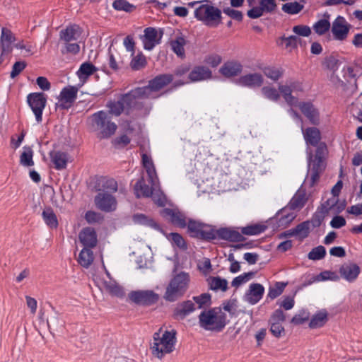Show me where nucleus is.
Masks as SVG:
<instances>
[{"label": "nucleus", "mask_w": 362, "mask_h": 362, "mask_svg": "<svg viewBox=\"0 0 362 362\" xmlns=\"http://www.w3.org/2000/svg\"><path fill=\"white\" fill-rule=\"evenodd\" d=\"M176 331L165 330L161 334V328L153 335V342L150 345L151 354L156 358L162 359L166 354L172 353L177 342Z\"/></svg>", "instance_id": "nucleus-1"}, {"label": "nucleus", "mask_w": 362, "mask_h": 362, "mask_svg": "<svg viewBox=\"0 0 362 362\" xmlns=\"http://www.w3.org/2000/svg\"><path fill=\"white\" fill-rule=\"evenodd\" d=\"M199 327L206 331L221 332L228 323L227 315L221 307L203 310L199 315Z\"/></svg>", "instance_id": "nucleus-2"}, {"label": "nucleus", "mask_w": 362, "mask_h": 362, "mask_svg": "<svg viewBox=\"0 0 362 362\" xmlns=\"http://www.w3.org/2000/svg\"><path fill=\"white\" fill-rule=\"evenodd\" d=\"M89 121L92 131L96 132L100 139H109L117 129V125L105 110H99L91 115Z\"/></svg>", "instance_id": "nucleus-3"}, {"label": "nucleus", "mask_w": 362, "mask_h": 362, "mask_svg": "<svg viewBox=\"0 0 362 362\" xmlns=\"http://www.w3.org/2000/svg\"><path fill=\"white\" fill-rule=\"evenodd\" d=\"M190 277L188 273L181 272L170 281L163 296L165 300L175 302L182 297L188 288Z\"/></svg>", "instance_id": "nucleus-4"}, {"label": "nucleus", "mask_w": 362, "mask_h": 362, "mask_svg": "<svg viewBox=\"0 0 362 362\" xmlns=\"http://www.w3.org/2000/svg\"><path fill=\"white\" fill-rule=\"evenodd\" d=\"M139 100L138 96L132 90L129 93L122 95L118 100L108 101L106 104V107L108 108L107 112L110 116L119 117L125 110L128 111L130 109L137 108Z\"/></svg>", "instance_id": "nucleus-5"}, {"label": "nucleus", "mask_w": 362, "mask_h": 362, "mask_svg": "<svg viewBox=\"0 0 362 362\" xmlns=\"http://www.w3.org/2000/svg\"><path fill=\"white\" fill-rule=\"evenodd\" d=\"M173 80L172 74H160L148 81L147 86L138 87L133 89V93L136 94L139 99L150 98L154 92L158 91Z\"/></svg>", "instance_id": "nucleus-6"}, {"label": "nucleus", "mask_w": 362, "mask_h": 362, "mask_svg": "<svg viewBox=\"0 0 362 362\" xmlns=\"http://www.w3.org/2000/svg\"><path fill=\"white\" fill-rule=\"evenodd\" d=\"M308 151V173L306 178L310 177V186L313 187L319 180L320 174L324 170L325 148H320L317 157H313L311 151Z\"/></svg>", "instance_id": "nucleus-7"}, {"label": "nucleus", "mask_w": 362, "mask_h": 362, "mask_svg": "<svg viewBox=\"0 0 362 362\" xmlns=\"http://www.w3.org/2000/svg\"><path fill=\"white\" fill-rule=\"evenodd\" d=\"M194 17L207 26L217 25L221 21V11L210 4H202L194 10Z\"/></svg>", "instance_id": "nucleus-8"}, {"label": "nucleus", "mask_w": 362, "mask_h": 362, "mask_svg": "<svg viewBox=\"0 0 362 362\" xmlns=\"http://www.w3.org/2000/svg\"><path fill=\"white\" fill-rule=\"evenodd\" d=\"M187 232L190 237L203 240H215L214 227L199 221L189 219L187 223Z\"/></svg>", "instance_id": "nucleus-9"}, {"label": "nucleus", "mask_w": 362, "mask_h": 362, "mask_svg": "<svg viewBox=\"0 0 362 362\" xmlns=\"http://www.w3.org/2000/svg\"><path fill=\"white\" fill-rule=\"evenodd\" d=\"M251 8L247 12V16L251 19L261 17L264 13H272L276 8L275 0H247Z\"/></svg>", "instance_id": "nucleus-10"}, {"label": "nucleus", "mask_w": 362, "mask_h": 362, "mask_svg": "<svg viewBox=\"0 0 362 362\" xmlns=\"http://www.w3.org/2000/svg\"><path fill=\"white\" fill-rule=\"evenodd\" d=\"M47 95L42 92L31 93L27 95V103L38 124L42 122V114L47 105Z\"/></svg>", "instance_id": "nucleus-11"}, {"label": "nucleus", "mask_w": 362, "mask_h": 362, "mask_svg": "<svg viewBox=\"0 0 362 362\" xmlns=\"http://www.w3.org/2000/svg\"><path fill=\"white\" fill-rule=\"evenodd\" d=\"M303 137L308 146L316 147L315 154L313 157H317L320 148H325V157L327 153V147L325 142L321 141V133L317 127H308L302 129Z\"/></svg>", "instance_id": "nucleus-12"}, {"label": "nucleus", "mask_w": 362, "mask_h": 362, "mask_svg": "<svg viewBox=\"0 0 362 362\" xmlns=\"http://www.w3.org/2000/svg\"><path fill=\"white\" fill-rule=\"evenodd\" d=\"M129 296L136 304L144 306L155 304L159 300V295L151 290L132 291Z\"/></svg>", "instance_id": "nucleus-13"}, {"label": "nucleus", "mask_w": 362, "mask_h": 362, "mask_svg": "<svg viewBox=\"0 0 362 362\" xmlns=\"http://www.w3.org/2000/svg\"><path fill=\"white\" fill-rule=\"evenodd\" d=\"M160 214L175 226L180 228L187 227L188 221L186 216L177 209L164 208L160 211Z\"/></svg>", "instance_id": "nucleus-14"}, {"label": "nucleus", "mask_w": 362, "mask_h": 362, "mask_svg": "<svg viewBox=\"0 0 362 362\" xmlns=\"http://www.w3.org/2000/svg\"><path fill=\"white\" fill-rule=\"evenodd\" d=\"M286 320V315L281 309L275 310L269 320L270 332L273 336L279 338L285 332L282 323Z\"/></svg>", "instance_id": "nucleus-15"}, {"label": "nucleus", "mask_w": 362, "mask_h": 362, "mask_svg": "<svg viewBox=\"0 0 362 362\" xmlns=\"http://www.w3.org/2000/svg\"><path fill=\"white\" fill-rule=\"evenodd\" d=\"M78 88L68 86L62 88L59 96V107L62 110L71 107L77 98Z\"/></svg>", "instance_id": "nucleus-16"}, {"label": "nucleus", "mask_w": 362, "mask_h": 362, "mask_svg": "<svg viewBox=\"0 0 362 362\" xmlns=\"http://www.w3.org/2000/svg\"><path fill=\"white\" fill-rule=\"evenodd\" d=\"M95 204L99 209L105 212L115 211L117 207L115 197L105 192H100L95 197Z\"/></svg>", "instance_id": "nucleus-17"}, {"label": "nucleus", "mask_w": 362, "mask_h": 362, "mask_svg": "<svg viewBox=\"0 0 362 362\" xmlns=\"http://www.w3.org/2000/svg\"><path fill=\"white\" fill-rule=\"evenodd\" d=\"M214 233L215 240L219 238L229 242H242L245 239L241 231L232 228H220L219 229L214 228Z\"/></svg>", "instance_id": "nucleus-18"}, {"label": "nucleus", "mask_w": 362, "mask_h": 362, "mask_svg": "<svg viewBox=\"0 0 362 362\" xmlns=\"http://www.w3.org/2000/svg\"><path fill=\"white\" fill-rule=\"evenodd\" d=\"M349 28L346 24V19L341 16H338L332 23V33L334 39L343 41L347 38Z\"/></svg>", "instance_id": "nucleus-19"}, {"label": "nucleus", "mask_w": 362, "mask_h": 362, "mask_svg": "<svg viewBox=\"0 0 362 362\" xmlns=\"http://www.w3.org/2000/svg\"><path fill=\"white\" fill-rule=\"evenodd\" d=\"M339 272L344 279L349 283H352L358 278L361 269L357 264L348 262L341 265Z\"/></svg>", "instance_id": "nucleus-20"}, {"label": "nucleus", "mask_w": 362, "mask_h": 362, "mask_svg": "<svg viewBox=\"0 0 362 362\" xmlns=\"http://www.w3.org/2000/svg\"><path fill=\"white\" fill-rule=\"evenodd\" d=\"M212 76L211 71L206 66H195L189 74L187 81L185 82H177V85H183L189 82H197L211 78Z\"/></svg>", "instance_id": "nucleus-21"}, {"label": "nucleus", "mask_w": 362, "mask_h": 362, "mask_svg": "<svg viewBox=\"0 0 362 362\" xmlns=\"http://www.w3.org/2000/svg\"><path fill=\"white\" fill-rule=\"evenodd\" d=\"M296 106H298L301 112L305 115V117L311 124L314 125L319 124L320 112L311 102H300L298 103Z\"/></svg>", "instance_id": "nucleus-22"}, {"label": "nucleus", "mask_w": 362, "mask_h": 362, "mask_svg": "<svg viewBox=\"0 0 362 362\" xmlns=\"http://www.w3.org/2000/svg\"><path fill=\"white\" fill-rule=\"evenodd\" d=\"M263 82L264 78L262 75L258 73L245 74L236 80L237 85L250 88L260 87Z\"/></svg>", "instance_id": "nucleus-23"}, {"label": "nucleus", "mask_w": 362, "mask_h": 362, "mask_svg": "<svg viewBox=\"0 0 362 362\" xmlns=\"http://www.w3.org/2000/svg\"><path fill=\"white\" fill-rule=\"evenodd\" d=\"M15 41V37L11 30L3 27L0 37L1 57L10 54L13 50L12 43Z\"/></svg>", "instance_id": "nucleus-24"}, {"label": "nucleus", "mask_w": 362, "mask_h": 362, "mask_svg": "<svg viewBox=\"0 0 362 362\" xmlns=\"http://www.w3.org/2000/svg\"><path fill=\"white\" fill-rule=\"evenodd\" d=\"M264 293V286L258 283L251 284L249 289L244 296L246 302L251 305L257 303L262 298Z\"/></svg>", "instance_id": "nucleus-25"}, {"label": "nucleus", "mask_w": 362, "mask_h": 362, "mask_svg": "<svg viewBox=\"0 0 362 362\" xmlns=\"http://www.w3.org/2000/svg\"><path fill=\"white\" fill-rule=\"evenodd\" d=\"M243 68V65L238 61L228 60L221 66L219 72L226 78H231L240 75Z\"/></svg>", "instance_id": "nucleus-26"}, {"label": "nucleus", "mask_w": 362, "mask_h": 362, "mask_svg": "<svg viewBox=\"0 0 362 362\" xmlns=\"http://www.w3.org/2000/svg\"><path fill=\"white\" fill-rule=\"evenodd\" d=\"M82 30L79 25L73 24L59 32L60 40L64 42L76 41L81 37Z\"/></svg>", "instance_id": "nucleus-27"}, {"label": "nucleus", "mask_w": 362, "mask_h": 362, "mask_svg": "<svg viewBox=\"0 0 362 362\" xmlns=\"http://www.w3.org/2000/svg\"><path fill=\"white\" fill-rule=\"evenodd\" d=\"M195 310V304L192 300H185L177 305L173 310V316L175 319L183 320Z\"/></svg>", "instance_id": "nucleus-28"}, {"label": "nucleus", "mask_w": 362, "mask_h": 362, "mask_svg": "<svg viewBox=\"0 0 362 362\" xmlns=\"http://www.w3.org/2000/svg\"><path fill=\"white\" fill-rule=\"evenodd\" d=\"M78 238L84 247L93 248L97 245V234L94 228L90 227L83 228L80 232Z\"/></svg>", "instance_id": "nucleus-29"}, {"label": "nucleus", "mask_w": 362, "mask_h": 362, "mask_svg": "<svg viewBox=\"0 0 362 362\" xmlns=\"http://www.w3.org/2000/svg\"><path fill=\"white\" fill-rule=\"evenodd\" d=\"M291 210L289 206L285 207L276 214L273 218L276 220L279 227L285 228L294 220L296 214Z\"/></svg>", "instance_id": "nucleus-30"}, {"label": "nucleus", "mask_w": 362, "mask_h": 362, "mask_svg": "<svg viewBox=\"0 0 362 362\" xmlns=\"http://www.w3.org/2000/svg\"><path fill=\"white\" fill-rule=\"evenodd\" d=\"M157 31L154 28L148 27L145 28L144 35L141 36L144 48L146 50H151L159 43L157 40Z\"/></svg>", "instance_id": "nucleus-31"}, {"label": "nucleus", "mask_w": 362, "mask_h": 362, "mask_svg": "<svg viewBox=\"0 0 362 362\" xmlns=\"http://www.w3.org/2000/svg\"><path fill=\"white\" fill-rule=\"evenodd\" d=\"M339 279V276L334 272L325 270L320 272L317 275H313L310 276L308 280L303 283V286L306 287L315 282H320L325 281H337Z\"/></svg>", "instance_id": "nucleus-32"}, {"label": "nucleus", "mask_w": 362, "mask_h": 362, "mask_svg": "<svg viewBox=\"0 0 362 362\" xmlns=\"http://www.w3.org/2000/svg\"><path fill=\"white\" fill-rule=\"evenodd\" d=\"M49 157L56 170H60L66 168L68 163V154L66 153L54 151L49 153Z\"/></svg>", "instance_id": "nucleus-33"}, {"label": "nucleus", "mask_w": 362, "mask_h": 362, "mask_svg": "<svg viewBox=\"0 0 362 362\" xmlns=\"http://www.w3.org/2000/svg\"><path fill=\"white\" fill-rule=\"evenodd\" d=\"M142 163L148 174L149 182L152 185H154L156 184V180L158 179V177L151 158L146 155V153H143Z\"/></svg>", "instance_id": "nucleus-34"}, {"label": "nucleus", "mask_w": 362, "mask_h": 362, "mask_svg": "<svg viewBox=\"0 0 362 362\" xmlns=\"http://www.w3.org/2000/svg\"><path fill=\"white\" fill-rule=\"evenodd\" d=\"M98 190H103L107 192H115L117 190L118 185L117 181L113 178L105 177H100L97 182Z\"/></svg>", "instance_id": "nucleus-35"}, {"label": "nucleus", "mask_w": 362, "mask_h": 362, "mask_svg": "<svg viewBox=\"0 0 362 362\" xmlns=\"http://www.w3.org/2000/svg\"><path fill=\"white\" fill-rule=\"evenodd\" d=\"M136 197H150L153 195V189L144 181V178L139 179L134 186Z\"/></svg>", "instance_id": "nucleus-36"}, {"label": "nucleus", "mask_w": 362, "mask_h": 362, "mask_svg": "<svg viewBox=\"0 0 362 362\" xmlns=\"http://www.w3.org/2000/svg\"><path fill=\"white\" fill-rule=\"evenodd\" d=\"M133 221L135 223L150 227L157 230H161L158 223H157L153 218L146 216L143 214H136L133 216Z\"/></svg>", "instance_id": "nucleus-37"}, {"label": "nucleus", "mask_w": 362, "mask_h": 362, "mask_svg": "<svg viewBox=\"0 0 362 362\" xmlns=\"http://www.w3.org/2000/svg\"><path fill=\"white\" fill-rule=\"evenodd\" d=\"M267 229V226L263 223H253L240 228L242 235H257L264 233Z\"/></svg>", "instance_id": "nucleus-38"}, {"label": "nucleus", "mask_w": 362, "mask_h": 362, "mask_svg": "<svg viewBox=\"0 0 362 362\" xmlns=\"http://www.w3.org/2000/svg\"><path fill=\"white\" fill-rule=\"evenodd\" d=\"M42 217L45 224L50 228H57L59 223L56 214L53 209L50 207H46L42 213Z\"/></svg>", "instance_id": "nucleus-39"}, {"label": "nucleus", "mask_w": 362, "mask_h": 362, "mask_svg": "<svg viewBox=\"0 0 362 362\" xmlns=\"http://www.w3.org/2000/svg\"><path fill=\"white\" fill-rule=\"evenodd\" d=\"M279 91L281 93L286 103L292 107L296 106L298 103V100L296 97L292 95L293 89L288 85H279Z\"/></svg>", "instance_id": "nucleus-40"}, {"label": "nucleus", "mask_w": 362, "mask_h": 362, "mask_svg": "<svg viewBox=\"0 0 362 362\" xmlns=\"http://www.w3.org/2000/svg\"><path fill=\"white\" fill-rule=\"evenodd\" d=\"M90 249L84 247L79 253L78 262L84 268H88L93 262V252Z\"/></svg>", "instance_id": "nucleus-41"}, {"label": "nucleus", "mask_w": 362, "mask_h": 362, "mask_svg": "<svg viewBox=\"0 0 362 362\" xmlns=\"http://www.w3.org/2000/svg\"><path fill=\"white\" fill-rule=\"evenodd\" d=\"M33 154L34 152L30 146H23V152L20 156V164L24 167L33 166L34 165Z\"/></svg>", "instance_id": "nucleus-42"}, {"label": "nucleus", "mask_w": 362, "mask_h": 362, "mask_svg": "<svg viewBox=\"0 0 362 362\" xmlns=\"http://www.w3.org/2000/svg\"><path fill=\"white\" fill-rule=\"evenodd\" d=\"M327 321V313L326 310H320L315 314L310 319L309 327L315 329L322 327Z\"/></svg>", "instance_id": "nucleus-43"}, {"label": "nucleus", "mask_w": 362, "mask_h": 362, "mask_svg": "<svg viewBox=\"0 0 362 362\" xmlns=\"http://www.w3.org/2000/svg\"><path fill=\"white\" fill-rule=\"evenodd\" d=\"M279 41H281V43H284L285 47L289 49L290 51L296 49L298 45H302L303 42L302 40L296 35H290L288 37L283 35L279 37Z\"/></svg>", "instance_id": "nucleus-44"}, {"label": "nucleus", "mask_w": 362, "mask_h": 362, "mask_svg": "<svg viewBox=\"0 0 362 362\" xmlns=\"http://www.w3.org/2000/svg\"><path fill=\"white\" fill-rule=\"evenodd\" d=\"M186 44V40L184 37L179 36L175 40L171 42V47L173 51L180 57L184 58L185 57L184 46Z\"/></svg>", "instance_id": "nucleus-45"}, {"label": "nucleus", "mask_w": 362, "mask_h": 362, "mask_svg": "<svg viewBox=\"0 0 362 362\" xmlns=\"http://www.w3.org/2000/svg\"><path fill=\"white\" fill-rule=\"evenodd\" d=\"M104 286L106 290L114 296L122 298L124 296L123 288L118 285L115 281H105Z\"/></svg>", "instance_id": "nucleus-46"}, {"label": "nucleus", "mask_w": 362, "mask_h": 362, "mask_svg": "<svg viewBox=\"0 0 362 362\" xmlns=\"http://www.w3.org/2000/svg\"><path fill=\"white\" fill-rule=\"evenodd\" d=\"M209 284L210 289L213 291L221 290L226 291L228 289L227 280L219 276L211 277L209 280Z\"/></svg>", "instance_id": "nucleus-47"}, {"label": "nucleus", "mask_w": 362, "mask_h": 362, "mask_svg": "<svg viewBox=\"0 0 362 362\" xmlns=\"http://www.w3.org/2000/svg\"><path fill=\"white\" fill-rule=\"evenodd\" d=\"M304 8L303 4L297 1L288 2L282 5L281 10L289 15L299 13Z\"/></svg>", "instance_id": "nucleus-48"}, {"label": "nucleus", "mask_w": 362, "mask_h": 362, "mask_svg": "<svg viewBox=\"0 0 362 362\" xmlns=\"http://www.w3.org/2000/svg\"><path fill=\"white\" fill-rule=\"evenodd\" d=\"M262 72L267 78L276 81L282 76L284 71L281 68L265 66L262 69Z\"/></svg>", "instance_id": "nucleus-49"}, {"label": "nucleus", "mask_w": 362, "mask_h": 362, "mask_svg": "<svg viewBox=\"0 0 362 362\" xmlns=\"http://www.w3.org/2000/svg\"><path fill=\"white\" fill-rule=\"evenodd\" d=\"M306 202L305 194L304 192H298L288 203L290 209H296L302 208Z\"/></svg>", "instance_id": "nucleus-50"}, {"label": "nucleus", "mask_w": 362, "mask_h": 362, "mask_svg": "<svg viewBox=\"0 0 362 362\" xmlns=\"http://www.w3.org/2000/svg\"><path fill=\"white\" fill-rule=\"evenodd\" d=\"M286 284L281 281L276 282L274 286L269 288L267 298L273 300L279 296L283 293Z\"/></svg>", "instance_id": "nucleus-51"}, {"label": "nucleus", "mask_w": 362, "mask_h": 362, "mask_svg": "<svg viewBox=\"0 0 362 362\" xmlns=\"http://www.w3.org/2000/svg\"><path fill=\"white\" fill-rule=\"evenodd\" d=\"M293 229L296 237L304 239L307 238L310 233V221H303L298 224Z\"/></svg>", "instance_id": "nucleus-52"}, {"label": "nucleus", "mask_w": 362, "mask_h": 362, "mask_svg": "<svg viewBox=\"0 0 362 362\" xmlns=\"http://www.w3.org/2000/svg\"><path fill=\"white\" fill-rule=\"evenodd\" d=\"M193 300L198 305V308H205L211 304V296L209 293H204L199 296H193Z\"/></svg>", "instance_id": "nucleus-53"}, {"label": "nucleus", "mask_w": 362, "mask_h": 362, "mask_svg": "<svg viewBox=\"0 0 362 362\" xmlns=\"http://www.w3.org/2000/svg\"><path fill=\"white\" fill-rule=\"evenodd\" d=\"M168 239L171 241L173 246H175L182 250H186L187 249V245L180 234L177 233H171L169 234Z\"/></svg>", "instance_id": "nucleus-54"}, {"label": "nucleus", "mask_w": 362, "mask_h": 362, "mask_svg": "<svg viewBox=\"0 0 362 362\" xmlns=\"http://www.w3.org/2000/svg\"><path fill=\"white\" fill-rule=\"evenodd\" d=\"M264 97L273 102H277L280 98V94L278 90L271 86H264L261 89Z\"/></svg>", "instance_id": "nucleus-55"}, {"label": "nucleus", "mask_w": 362, "mask_h": 362, "mask_svg": "<svg viewBox=\"0 0 362 362\" xmlns=\"http://www.w3.org/2000/svg\"><path fill=\"white\" fill-rule=\"evenodd\" d=\"M146 65V57L141 53L134 56L130 62V66L133 70L138 71L145 67Z\"/></svg>", "instance_id": "nucleus-56"}, {"label": "nucleus", "mask_w": 362, "mask_h": 362, "mask_svg": "<svg viewBox=\"0 0 362 362\" xmlns=\"http://www.w3.org/2000/svg\"><path fill=\"white\" fill-rule=\"evenodd\" d=\"M326 255V249L322 245H319L313 248L308 254V258L310 260L316 261L323 259Z\"/></svg>", "instance_id": "nucleus-57"}, {"label": "nucleus", "mask_w": 362, "mask_h": 362, "mask_svg": "<svg viewBox=\"0 0 362 362\" xmlns=\"http://www.w3.org/2000/svg\"><path fill=\"white\" fill-rule=\"evenodd\" d=\"M112 7L116 11L132 12L135 6L127 0H115L112 3Z\"/></svg>", "instance_id": "nucleus-58"}, {"label": "nucleus", "mask_w": 362, "mask_h": 362, "mask_svg": "<svg viewBox=\"0 0 362 362\" xmlns=\"http://www.w3.org/2000/svg\"><path fill=\"white\" fill-rule=\"evenodd\" d=\"M313 28L317 34L322 35L329 30L330 23L327 19H320L313 25Z\"/></svg>", "instance_id": "nucleus-59"}, {"label": "nucleus", "mask_w": 362, "mask_h": 362, "mask_svg": "<svg viewBox=\"0 0 362 362\" xmlns=\"http://www.w3.org/2000/svg\"><path fill=\"white\" fill-rule=\"evenodd\" d=\"M95 71V67L90 63L85 62L83 63L78 71H77L78 76L80 78H87L92 75Z\"/></svg>", "instance_id": "nucleus-60"}, {"label": "nucleus", "mask_w": 362, "mask_h": 362, "mask_svg": "<svg viewBox=\"0 0 362 362\" xmlns=\"http://www.w3.org/2000/svg\"><path fill=\"white\" fill-rule=\"evenodd\" d=\"M326 214V209L322 210L319 207L313 215L310 224L311 223L313 228L319 227L324 221Z\"/></svg>", "instance_id": "nucleus-61"}, {"label": "nucleus", "mask_w": 362, "mask_h": 362, "mask_svg": "<svg viewBox=\"0 0 362 362\" xmlns=\"http://www.w3.org/2000/svg\"><path fill=\"white\" fill-rule=\"evenodd\" d=\"M255 275V272H249L243 273L235 278H234L231 282L232 286L238 287L242 284L247 282L250 279H251Z\"/></svg>", "instance_id": "nucleus-62"}, {"label": "nucleus", "mask_w": 362, "mask_h": 362, "mask_svg": "<svg viewBox=\"0 0 362 362\" xmlns=\"http://www.w3.org/2000/svg\"><path fill=\"white\" fill-rule=\"evenodd\" d=\"M310 317V313L307 310H300L291 320V322L294 325H301L306 322Z\"/></svg>", "instance_id": "nucleus-63"}, {"label": "nucleus", "mask_w": 362, "mask_h": 362, "mask_svg": "<svg viewBox=\"0 0 362 362\" xmlns=\"http://www.w3.org/2000/svg\"><path fill=\"white\" fill-rule=\"evenodd\" d=\"M130 141L131 139L127 135L122 134L112 139V144L115 148L121 149L126 147Z\"/></svg>", "instance_id": "nucleus-64"}]
</instances>
